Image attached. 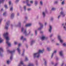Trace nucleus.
Segmentation results:
<instances>
[{
	"label": "nucleus",
	"mask_w": 66,
	"mask_h": 66,
	"mask_svg": "<svg viewBox=\"0 0 66 66\" xmlns=\"http://www.w3.org/2000/svg\"><path fill=\"white\" fill-rule=\"evenodd\" d=\"M9 35V33L6 32V33H5L3 35V36L5 37L6 39V43L7 44L8 46H11V43L9 42V41L8 40H9V37L8 36Z\"/></svg>",
	"instance_id": "1"
},
{
	"label": "nucleus",
	"mask_w": 66,
	"mask_h": 66,
	"mask_svg": "<svg viewBox=\"0 0 66 66\" xmlns=\"http://www.w3.org/2000/svg\"><path fill=\"white\" fill-rule=\"evenodd\" d=\"M44 50L43 49L42 50H39L38 53H34V57H37V58L39 57L40 56V53H43Z\"/></svg>",
	"instance_id": "2"
},
{
	"label": "nucleus",
	"mask_w": 66,
	"mask_h": 66,
	"mask_svg": "<svg viewBox=\"0 0 66 66\" xmlns=\"http://www.w3.org/2000/svg\"><path fill=\"white\" fill-rule=\"evenodd\" d=\"M15 52V50H14L12 51H11L9 50H7V53H10L11 54V55L10 57V60H12V59H13V54Z\"/></svg>",
	"instance_id": "3"
},
{
	"label": "nucleus",
	"mask_w": 66,
	"mask_h": 66,
	"mask_svg": "<svg viewBox=\"0 0 66 66\" xmlns=\"http://www.w3.org/2000/svg\"><path fill=\"white\" fill-rule=\"evenodd\" d=\"M28 32H29L28 33H27V30L26 29L23 32V34L25 35V36H28L31 33V31L29 30H28Z\"/></svg>",
	"instance_id": "4"
},
{
	"label": "nucleus",
	"mask_w": 66,
	"mask_h": 66,
	"mask_svg": "<svg viewBox=\"0 0 66 66\" xmlns=\"http://www.w3.org/2000/svg\"><path fill=\"white\" fill-rule=\"evenodd\" d=\"M21 43H19L18 44V47L17 48V50L19 53V54H20V52H21V50L20 49V47L21 46Z\"/></svg>",
	"instance_id": "5"
},
{
	"label": "nucleus",
	"mask_w": 66,
	"mask_h": 66,
	"mask_svg": "<svg viewBox=\"0 0 66 66\" xmlns=\"http://www.w3.org/2000/svg\"><path fill=\"white\" fill-rule=\"evenodd\" d=\"M10 23V21H8L6 23L5 26V29H6V30H7L8 29V27H9V24Z\"/></svg>",
	"instance_id": "6"
},
{
	"label": "nucleus",
	"mask_w": 66,
	"mask_h": 66,
	"mask_svg": "<svg viewBox=\"0 0 66 66\" xmlns=\"http://www.w3.org/2000/svg\"><path fill=\"white\" fill-rule=\"evenodd\" d=\"M4 51L3 50L2 48L1 47L0 48V56L2 57L3 56V55L2 54V52H3Z\"/></svg>",
	"instance_id": "7"
},
{
	"label": "nucleus",
	"mask_w": 66,
	"mask_h": 66,
	"mask_svg": "<svg viewBox=\"0 0 66 66\" xmlns=\"http://www.w3.org/2000/svg\"><path fill=\"white\" fill-rule=\"evenodd\" d=\"M39 24L40 25V27L38 28V30H40L42 29V28H43V24H42L41 22H39Z\"/></svg>",
	"instance_id": "8"
},
{
	"label": "nucleus",
	"mask_w": 66,
	"mask_h": 66,
	"mask_svg": "<svg viewBox=\"0 0 66 66\" xmlns=\"http://www.w3.org/2000/svg\"><path fill=\"white\" fill-rule=\"evenodd\" d=\"M58 39L60 40V43L63 42V40L61 39V36H60L58 35Z\"/></svg>",
	"instance_id": "9"
},
{
	"label": "nucleus",
	"mask_w": 66,
	"mask_h": 66,
	"mask_svg": "<svg viewBox=\"0 0 66 66\" xmlns=\"http://www.w3.org/2000/svg\"><path fill=\"white\" fill-rule=\"evenodd\" d=\"M50 28L48 29V31L50 33H51V30L52 29V26L51 25H50Z\"/></svg>",
	"instance_id": "10"
},
{
	"label": "nucleus",
	"mask_w": 66,
	"mask_h": 66,
	"mask_svg": "<svg viewBox=\"0 0 66 66\" xmlns=\"http://www.w3.org/2000/svg\"><path fill=\"white\" fill-rule=\"evenodd\" d=\"M47 13V11H46L45 12H43L42 13V15L43 17H45L46 16V13Z\"/></svg>",
	"instance_id": "11"
},
{
	"label": "nucleus",
	"mask_w": 66,
	"mask_h": 66,
	"mask_svg": "<svg viewBox=\"0 0 66 66\" xmlns=\"http://www.w3.org/2000/svg\"><path fill=\"white\" fill-rule=\"evenodd\" d=\"M43 60L44 61V64L45 66H47V60H46V59H44Z\"/></svg>",
	"instance_id": "12"
},
{
	"label": "nucleus",
	"mask_w": 66,
	"mask_h": 66,
	"mask_svg": "<svg viewBox=\"0 0 66 66\" xmlns=\"http://www.w3.org/2000/svg\"><path fill=\"white\" fill-rule=\"evenodd\" d=\"M21 40H23V42L24 40H26L27 39L26 38H23V36H22L20 38Z\"/></svg>",
	"instance_id": "13"
},
{
	"label": "nucleus",
	"mask_w": 66,
	"mask_h": 66,
	"mask_svg": "<svg viewBox=\"0 0 66 66\" xmlns=\"http://www.w3.org/2000/svg\"><path fill=\"white\" fill-rule=\"evenodd\" d=\"M59 55H60L61 56L63 57V53L62 51H60L59 52Z\"/></svg>",
	"instance_id": "14"
},
{
	"label": "nucleus",
	"mask_w": 66,
	"mask_h": 66,
	"mask_svg": "<svg viewBox=\"0 0 66 66\" xmlns=\"http://www.w3.org/2000/svg\"><path fill=\"white\" fill-rule=\"evenodd\" d=\"M34 65L32 63H29L28 66H34ZM23 66H27L26 65H24Z\"/></svg>",
	"instance_id": "15"
},
{
	"label": "nucleus",
	"mask_w": 66,
	"mask_h": 66,
	"mask_svg": "<svg viewBox=\"0 0 66 66\" xmlns=\"http://www.w3.org/2000/svg\"><path fill=\"white\" fill-rule=\"evenodd\" d=\"M23 61H21L20 62V63L19 64L18 66H21V65H23Z\"/></svg>",
	"instance_id": "16"
},
{
	"label": "nucleus",
	"mask_w": 66,
	"mask_h": 66,
	"mask_svg": "<svg viewBox=\"0 0 66 66\" xmlns=\"http://www.w3.org/2000/svg\"><path fill=\"white\" fill-rule=\"evenodd\" d=\"M32 25V24L31 23H29L27 24H26L25 26L26 27H30V26H31Z\"/></svg>",
	"instance_id": "17"
},
{
	"label": "nucleus",
	"mask_w": 66,
	"mask_h": 66,
	"mask_svg": "<svg viewBox=\"0 0 66 66\" xmlns=\"http://www.w3.org/2000/svg\"><path fill=\"white\" fill-rule=\"evenodd\" d=\"M61 14L62 15V17H64L65 15V14H64V12L63 11H62L61 12Z\"/></svg>",
	"instance_id": "18"
},
{
	"label": "nucleus",
	"mask_w": 66,
	"mask_h": 66,
	"mask_svg": "<svg viewBox=\"0 0 66 66\" xmlns=\"http://www.w3.org/2000/svg\"><path fill=\"white\" fill-rule=\"evenodd\" d=\"M47 38L45 36H43L41 38V39L43 40H44V39H46Z\"/></svg>",
	"instance_id": "19"
},
{
	"label": "nucleus",
	"mask_w": 66,
	"mask_h": 66,
	"mask_svg": "<svg viewBox=\"0 0 66 66\" xmlns=\"http://www.w3.org/2000/svg\"><path fill=\"white\" fill-rule=\"evenodd\" d=\"M29 2V0H26V3H27V5L28 6H31V4H28V3Z\"/></svg>",
	"instance_id": "20"
},
{
	"label": "nucleus",
	"mask_w": 66,
	"mask_h": 66,
	"mask_svg": "<svg viewBox=\"0 0 66 66\" xmlns=\"http://www.w3.org/2000/svg\"><path fill=\"white\" fill-rule=\"evenodd\" d=\"M34 43H35V40H32L30 43L31 45H33V44Z\"/></svg>",
	"instance_id": "21"
},
{
	"label": "nucleus",
	"mask_w": 66,
	"mask_h": 66,
	"mask_svg": "<svg viewBox=\"0 0 66 66\" xmlns=\"http://www.w3.org/2000/svg\"><path fill=\"white\" fill-rule=\"evenodd\" d=\"M38 4V1H35V6H36Z\"/></svg>",
	"instance_id": "22"
},
{
	"label": "nucleus",
	"mask_w": 66,
	"mask_h": 66,
	"mask_svg": "<svg viewBox=\"0 0 66 66\" xmlns=\"http://www.w3.org/2000/svg\"><path fill=\"white\" fill-rule=\"evenodd\" d=\"M14 13H12L11 14V19H12L14 17Z\"/></svg>",
	"instance_id": "23"
},
{
	"label": "nucleus",
	"mask_w": 66,
	"mask_h": 66,
	"mask_svg": "<svg viewBox=\"0 0 66 66\" xmlns=\"http://www.w3.org/2000/svg\"><path fill=\"white\" fill-rule=\"evenodd\" d=\"M25 30H24V28L23 27L22 28L21 30V32H23V33L24 32Z\"/></svg>",
	"instance_id": "24"
},
{
	"label": "nucleus",
	"mask_w": 66,
	"mask_h": 66,
	"mask_svg": "<svg viewBox=\"0 0 66 66\" xmlns=\"http://www.w3.org/2000/svg\"><path fill=\"white\" fill-rule=\"evenodd\" d=\"M21 24L20 22H19L18 23V25L17 26L18 27H21Z\"/></svg>",
	"instance_id": "25"
},
{
	"label": "nucleus",
	"mask_w": 66,
	"mask_h": 66,
	"mask_svg": "<svg viewBox=\"0 0 66 66\" xmlns=\"http://www.w3.org/2000/svg\"><path fill=\"white\" fill-rule=\"evenodd\" d=\"M25 51V49H23V52L22 54V56H23L24 55V51Z\"/></svg>",
	"instance_id": "26"
},
{
	"label": "nucleus",
	"mask_w": 66,
	"mask_h": 66,
	"mask_svg": "<svg viewBox=\"0 0 66 66\" xmlns=\"http://www.w3.org/2000/svg\"><path fill=\"white\" fill-rule=\"evenodd\" d=\"M4 0H0V4L2 3H3Z\"/></svg>",
	"instance_id": "27"
},
{
	"label": "nucleus",
	"mask_w": 66,
	"mask_h": 66,
	"mask_svg": "<svg viewBox=\"0 0 66 66\" xmlns=\"http://www.w3.org/2000/svg\"><path fill=\"white\" fill-rule=\"evenodd\" d=\"M10 62H11V61H10V60H8L7 61V64H10Z\"/></svg>",
	"instance_id": "28"
},
{
	"label": "nucleus",
	"mask_w": 66,
	"mask_h": 66,
	"mask_svg": "<svg viewBox=\"0 0 66 66\" xmlns=\"http://www.w3.org/2000/svg\"><path fill=\"white\" fill-rule=\"evenodd\" d=\"M6 12H5L3 14V15L4 16H6Z\"/></svg>",
	"instance_id": "29"
},
{
	"label": "nucleus",
	"mask_w": 66,
	"mask_h": 66,
	"mask_svg": "<svg viewBox=\"0 0 66 66\" xmlns=\"http://www.w3.org/2000/svg\"><path fill=\"white\" fill-rule=\"evenodd\" d=\"M13 7H12L10 9V11H13Z\"/></svg>",
	"instance_id": "30"
},
{
	"label": "nucleus",
	"mask_w": 66,
	"mask_h": 66,
	"mask_svg": "<svg viewBox=\"0 0 66 66\" xmlns=\"http://www.w3.org/2000/svg\"><path fill=\"white\" fill-rule=\"evenodd\" d=\"M35 35H37V30H35Z\"/></svg>",
	"instance_id": "31"
},
{
	"label": "nucleus",
	"mask_w": 66,
	"mask_h": 66,
	"mask_svg": "<svg viewBox=\"0 0 66 66\" xmlns=\"http://www.w3.org/2000/svg\"><path fill=\"white\" fill-rule=\"evenodd\" d=\"M63 46H64V47H65L66 46V43H63Z\"/></svg>",
	"instance_id": "32"
},
{
	"label": "nucleus",
	"mask_w": 66,
	"mask_h": 66,
	"mask_svg": "<svg viewBox=\"0 0 66 66\" xmlns=\"http://www.w3.org/2000/svg\"><path fill=\"white\" fill-rule=\"evenodd\" d=\"M40 4L41 5H43V2H42V1H41L40 2Z\"/></svg>",
	"instance_id": "33"
},
{
	"label": "nucleus",
	"mask_w": 66,
	"mask_h": 66,
	"mask_svg": "<svg viewBox=\"0 0 66 66\" xmlns=\"http://www.w3.org/2000/svg\"><path fill=\"white\" fill-rule=\"evenodd\" d=\"M63 29H64V30L65 31H66V26H63Z\"/></svg>",
	"instance_id": "34"
},
{
	"label": "nucleus",
	"mask_w": 66,
	"mask_h": 66,
	"mask_svg": "<svg viewBox=\"0 0 66 66\" xmlns=\"http://www.w3.org/2000/svg\"><path fill=\"white\" fill-rule=\"evenodd\" d=\"M58 64H59V62H57L55 63V65L54 66H57Z\"/></svg>",
	"instance_id": "35"
},
{
	"label": "nucleus",
	"mask_w": 66,
	"mask_h": 66,
	"mask_svg": "<svg viewBox=\"0 0 66 66\" xmlns=\"http://www.w3.org/2000/svg\"><path fill=\"white\" fill-rule=\"evenodd\" d=\"M29 60L28 59V58L26 57L25 58V61H28Z\"/></svg>",
	"instance_id": "36"
},
{
	"label": "nucleus",
	"mask_w": 66,
	"mask_h": 66,
	"mask_svg": "<svg viewBox=\"0 0 66 66\" xmlns=\"http://www.w3.org/2000/svg\"><path fill=\"white\" fill-rule=\"evenodd\" d=\"M6 9H7V5L5 4L4 5Z\"/></svg>",
	"instance_id": "37"
},
{
	"label": "nucleus",
	"mask_w": 66,
	"mask_h": 66,
	"mask_svg": "<svg viewBox=\"0 0 66 66\" xmlns=\"http://www.w3.org/2000/svg\"><path fill=\"white\" fill-rule=\"evenodd\" d=\"M24 11H26V6H24Z\"/></svg>",
	"instance_id": "38"
},
{
	"label": "nucleus",
	"mask_w": 66,
	"mask_h": 66,
	"mask_svg": "<svg viewBox=\"0 0 66 66\" xmlns=\"http://www.w3.org/2000/svg\"><path fill=\"white\" fill-rule=\"evenodd\" d=\"M54 3L55 4H57L58 3V2L57 1H56L54 2Z\"/></svg>",
	"instance_id": "39"
},
{
	"label": "nucleus",
	"mask_w": 66,
	"mask_h": 66,
	"mask_svg": "<svg viewBox=\"0 0 66 66\" xmlns=\"http://www.w3.org/2000/svg\"><path fill=\"white\" fill-rule=\"evenodd\" d=\"M53 55H54V53H53L51 56V58H53Z\"/></svg>",
	"instance_id": "40"
},
{
	"label": "nucleus",
	"mask_w": 66,
	"mask_h": 66,
	"mask_svg": "<svg viewBox=\"0 0 66 66\" xmlns=\"http://www.w3.org/2000/svg\"><path fill=\"white\" fill-rule=\"evenodd\" d=\"M64 65V62H63L61 65V66H63Z\"/></svg>",
	"instance_id": "41"
},
{
	"label": "nucleus",
	"mask_w": 66,
	"mask_h": 66,
	"mask_svg": "<svg viewBox=\"0 0 66 66\" xmlns=\"http://www.w3.org/2000/svg\"><path fill=\"white\" fill-rule=\"evenodd\" d=\"M36 65H38V62H37V61H36V62H35Z\"/></svg>",
	"instance_id": "42"
},
{
	"label": "nucleus",
	"mask_w": 66,
	"mask_h": 66,
	"mask_svg": "<svg viewBox=\"0 0 66 66\" xmlns=\"http://www.w3.org/2000/svg\"><path fill=\"white\" fill-rule=\"evenodd\" d=\"M27 10L28 11H30L31 10V8H28L27 9Z\"/></svg>",
	"instance_id": "43"
},
{
	"label": "nucleus",
	"mask_w": 66,
	"mask_h": 66,
	"mask_svg": "<svg viewBox=\"0 0 66 66\" xmlns=\"http://www.w3.org/2000/svg\"><path fill=\"white\" fill-rule=\"evenodd\" d=\"M53 34H51L50 36V37H52V36H53Z\"/></svg>",
	"instance_id": "44"
},
{
	"label": "nucleus",
	"mask_w": 66,
	"mask_h": 66,
	"mask_svg": "<svg viewBox=\"0 0 66 66\" xmlns=\"http://www.w3.org/2000/svg\"><path fill=\"white\" fill-rule=\"evenodd\" d=\"M47 50H48V51H50V49L49 47L47 48Z\"/></svg>",
	"instance_id": "45"
},
{
	"label": "nucleus",
	"mask_w": 66,
	"mask_h": 66,
	"mask_svg": "<svg viewBox=\"0 0 66 66\" xmlns=\"http://www.w3.org/2000/svg\"><path fill=\"white\" fill-rule=\"evenodd\" d=\"M30 2V3H31V4H33V1H31Z\"/></svg>",
	"instance_id": "46"
},
{
	"label": "nucleus",
	"mask_w": 66,
	"mask_h": 66,
	"mask_svg": "<svg viewBox=\"0 0 66 66\" xmlns=\"http://www.w3.org/2000/svg\"><path fill=\"white\" fill-rule=\"evenodd\" d=\"M52 11H54V10H55V8H52Z\"/></svg>",
	"instance_id": "47"
},
{
	"label": "nucleus",
	"mask_w": 66,
	"mask_h": 66,
	"mask_svg": "<svg viewBox=\"0 0 66 66\" xmlns=\"http://www.w3.org/2000/svg\"><path fill=\"white\" fill-rule=\"evenodd\" d=\"M64 4V2L63 1L61 3L62 5H63Z\"/></svg>",
	"instance_id": "48"
},
{
	"label": "nucleus",
	"mask_w": 66,
	"mask_h": 66,
	"mask_svg": "<svg viewBox=\"0 0 66 66\" xmlns=\"http://www.w3.org/2000/svg\"><path fill=\"white\" fill-rule=\"evenodd\" d=\"M9 5H10L11 4V1H10L9 2Z\"/></svg>",
	"instance_id": "49"
},
{
	"label": "nucleus",
	"mask_w": 66,
	"mask_h": 66,
	"mask_svg": "<svg viewBox=\"0 0 66 66\" xmlns=\"http://www.w3.org/2000/svg\"><path fill=\"white\" fill-rule=\"evenodd\" d=\"M56 53V51H54V52H53V53Z\"/></svg>",
	"instance_id": "50"
},
{
	"label": "nucleus",
	"mask_w": 66,
	"mask_h": 66,
	"mask_svg": "<svg viewBox=\"0 0 66 66\" xmlns=\"http://www.w3.org/2000/svg\"><path fill=\"white\" fill-rule=\"evenodd\" d=\"M19 0H16L15 1V2H16V3H17V2H19Z\"/></svg>",
	"instance_id": "51"
},
{
	"label": "nucleus",
	"mask_w": 66,
	"mask_h": 66,
	"mask_svg": "<svg viewBox=\"0 0 66 66\" xmlns=\"http://www.w3.org/2000/svg\"><path fill=\"white\" fill-rule=\"evenodd\" d=\"M14 44H15V45H16L17 44V42H14Z\"/></svg>",
	"instance_id": "52"
},
{
	"label": "nucleus",
	"mask_w": 66,
	"mask_h": 66,
	"mask_svg": "<svg viewBox=\"0 0 66 66\" xmlns=\"http://www.w3.org/2000/svg\"><path fill=\"white\" fill-rule=\"evenodd\" d=\"M25 18L26 20L27 19H28V17L27 16H25Z\"/></svg>",
	"instance_id": "53"
},
{
	"label": "nucleus",
	"mask_w": 66,
	"mask_h": 66,
	"mask_svg": "<svg viewBox=\"0 0 66 66\" xmlns=\"http://www.w3.org/2000/svg\"><path fill=\"white\" fill-rule=\"evenodd\" d=\"M56 45H57V46H59V45H60V44H59V43H57L56 44Z\"/></svg>",
	"instance_id": "54"
},
{
	"label": "nucleus",
	"mask_w": 66,
	"mask_h": 66,
	"mask_svg": "<svg viewBox=\"0 0 66 66\" xmlns=\"http://www.w3.org/2000/svg\"><path fill=\"white\" fill-rule=\"evenodd\" d=\"M60 17H61V15L58 16V19H59L60 18Z\"/></svg>",
	"instance_id": "55"
},
{
	"label": "nucleus",
	"mask_w": 66,
	"mask_h": 66,
	"mask_svg": "<svg viewBox=\"0 0 66 66\" xmlns=\"http://www.w3.org/2000/svg\"><path fill=\"white\" fill-rule=\"evenodd\" d=\"M51 63L52 65L54 64V63H53V62H51Z\"/></svg>",
	"instance_id": "56"
},
{
	"label": "nucleus",
	"mask_w": 66,
	"mask_h": 66,
	"mask_svg": "<svg viewBox=\"0 0 66 66\" xmlns=\"http://www.w3.org/2000/svg\"><path fill=\"white\" fill-rule=\"evenodd\" d=\"M2 19H1L0 20V23L1 22V21H2Z\"/></svg>",
	"instance_id": "57"
},
{
	"label": "nucleus",
	"mask_w": 66,
	"mask_h": 66,
	"mask_svg": "<svg viewBox=\"0 0 66 66\" xmlns=\"http://www.w3.org/2000/svg\"><path fill=\"white\" fill-rule=\"evenodd\" d=\"M47 24V22H45V26H46V25Z\"/></svg>",
	"instance_id": "58"
},
{
	"label": "nucleus",
	"mask_w": 66,
	"mask_h": 66,
	"mask_svg": "<svg viewBox=\"0 0 66 66\" xmlns=\"http://www.w3.org/2000/svg\"><path fill=\"white\" fill-rule=\"evenodd\" d=\"M51 20H53V18H51Z\"/></svg>",
	"instance_id": "59"
},
{
	"label": "nucleus",
	"mask_w": 66,
	"mask_h": 66,
	"mask_svg": "<svg viewBox=\"0 0 66 66\" xmlns=\"http://www.w3.org/2000/svg\"><path fill=\"white\" fill-rule=\"evenodd\" d=\"M17 16H19V13H18L17 14Z\"/></svg>",
	"instance_id": "60"
},
{
	"label": "nucleus",
	"mask_w": 66,
	"mask_h": 66,
	"mask_svg": "<svg viewBox=\"0 0 66 66\" xmlns=\"http://www.w3.org/2000/svg\"><path fill=\"white\" fill-rule=\"evenodd\" d=\"M58 57H56V60H58Z\"/></svg>",
	"instance_id": "61"
},
{
	"label": "nucleus",
	"mask_w": 66,
	"mask_h": 66,
	"mask_svg": "<svg viewBox=\"0 0 66 66\" xmlns=\"http://www.w3.org/2000/svg\"><path fill=\"white\" fill-rule=\"evenodd\" d=\"M3 11V9H2L1 11V12H2V11Z\"/></svg>",
	"instance_id": "62"
},
{
	"label": "nucleus",
	"mask_w": 66,
	"mask_h": 66,
	"mask_svg": "<svg viewBox=\"0 0 66 66\" xmlns=\"http://www.w3.org/2000/svg\"><path fill=\"white\" fill-rule=\"evenodd\" d=\"M43 31H40V33H43Z\"/></svg>",
	"instance_id": "63"
},
{
	"label": "nucleus",
	"mask_w": 66,
	"mask_h": 66,
	"mask_svg": "<svg viewBox=\"0 0 66 66\" xmlns=\"http://www.w3.org/2000/svg\"><path fill=\"white\" fill-rule=\"evenodd\" d=\"M64 25V23H63L62 24V26H63Z\"/></svg>",
	"instance_id": "64"
}]
</instances>
